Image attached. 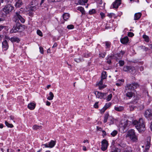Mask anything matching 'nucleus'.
I'll return each instance as SVG.
<instances>
[{
    "label": "nucleus",
    "mask_w": 152,
    "mask_h": 152,
    "mask_svg": "<svg viewBox=\"0 0 152 152\" xmlns=\"http://www.w3.org/2000/svg\"><path fill=\"white\" fill-rule=\"evenodd\" d=\"M97 131H101L102 130V129L101 128L97 126Z\"/></svg>",
    "instance_id": "obj_57"
},
{
    "label": "nucleus",
    "mask_w": 152,
    "mask_h": 152,
    "mask_svg": "<svg viewBox=\"0 0 152 152\" xmlns=\"http://www.w3.org/2000/svg\"><path fill=\"white\" fill-rule=\"evenodd\" d=\"M151 137H147V144L146 146L145 149L144 150H146L148 151V150L150 147Z\"/></svg>",
    "instance_id": "obj_12"
},
{
    "label": "nucleus",
    "mask_w": 152,
    "mask_h": 152,
    "mask_svg": "<svg viewBox=\"0 0 152 152\" xmlns=\"http://www.w3.org/2000/svg\"><path fill=\"white\" fill-rule=\"evenodd\" d=\"M94 94L97 98L104 99L106 98L107 93H102L98 91H96L95 92Z\"/></svg>",
    "instance_id": "obj_7"
},
{
    "label": "nucleus",
    "mask_w": 152,
    "mask_h": 152,
    "mask_svg": "<svg viewBox=\"0 0 152 152\" xmlns=\"http://www.w3.org/2000/svg\"><path fill=\"white\" fill-rule=\"evenodd\" d=\"M10 40L12 42H16L17 43L19 42L20 40L19 38L17 37H13L11 38Z\"/></svg>",
    "instance_id": "obj_21"
},
{
    "label": "nucleus",
    "mask_w": 152,
    "mask_h": 152,
    "mask_svg": "<svg viewBox=\"0 0 152 152\" xmlns=\"http://www.w3.org/2000/svg\"><path fill=\"white\" fill-rule=\"evenodd\" d=\"M56 141L51 140L48 144L49 148H52L56 144Z\"/></svg>",
    "instance_id": "obj_22"
},
{
    "label": "nucleus",
    "mask_w": 152,
    "mask_h": 152,
    "mask_svg": "<svg viewBox=\"0 0 152 152\" xmlns=\"http://www.w3.org/2000/svg\"><path fill=\"white\" fill-rule=\"evenodd\" d=\"M54 95L52 92H50L49 93V96H48L47 99L49 100H51L53 99Z\"/></svg>",
    "instance_id": "obj_27"
},
{
    "label": "nucleus",
    "mask_w": 152,
    "mask_h": 152,
    "mask_svg": "<svg viewBox=\"0 0 152 152\" xmlns=\"http://www.w3.org/2000/svg\"><path fill=\"white\" fill-rule=\"evenodd\" d=\"M39 48V50L40 53L42 54H43L44 53V51H43V48L41 46Z\"/></svg>",
    "instance_id": "obj_50"
},
{
    "label": "nucleus",
    "mask_w": 152,
    "mask_h": 152,
    "mask_svg": "<svg viewBox=\"0 0 152 152\" xmlns=\"http://www.w3.org/2000/svg\"><path fill=\"white\" fill-rule=\"evenodd\" d=\"M129 107L130 110L132 111L135 108V106L134 105H130L129 106Z\"/></svg>",
    "instance_id": "obj_43"
},
{
    "label": "nucleus",
    "mask_w": 152,
    "mask_h": 152,
    "mask_svg": "<svg viewBox=\"0 0 152 152\" xmlns=\"http://www.w3.org/2000/svg\"><path fill=\"white\" fill-rule=\"evenodd\" d=\"M143 38L145 40V42H149V38L148 36L145 35H143Z\"/></svg>",
    "instance_id": "obj_33"
},
{
    "label": "nucleus",
    "mask_w": 152,
    "mask_h": 152,
    "mask_svg": "<svg viewBox=\"0 0 152 152\" xmlns=\"http://www.w3.org/2000/svg\"><path fill=\"white\" fill-rule=\"evenodd\" d=\"M106 71H103L102 73L101 77L102 80H104L106 79L107 77V75L106 74Z\"/></svg>",
    "instance_id": "obj_24"
},
{
    "label": "nucleus",
    "mask_w": 152,
    "mask_h": 152,
    "mask_svg": "<svg viewBox=\"0 0 152 152\" xmlns=\"http://www.w3.org/2000/svg\"><path fill=\"white\" fill-rule=\"evenodd\" d=\"M140 100L139 99H135L132 102V104H140Z\"/></svg>",
    "instance_id": "obj_35"
},
{
    "label": "nucleus",
    "mask_w": 152,
    "mask_h": 152,
    "mask_svg": "<svg viewBox=\"0 0 152 152\" xmlns=\"http://www.w3.org/2000/svg\"><path fill=\"white\" fill-rule=\"evenodd\" d=\"M106 53H101L99 54V56L100 57H102V58H104L105 56Z\"/></svg>",
    "instance_id": "obj_46"
},
{
    "label": "nucleus",
    "mask_w": 152,
    "mask_h": 152,
    "mask_svg": "<svg viewBox=\"0 0 152 152\" xmlns=\"http://www.w3.org/2000/svg\"><path fill=\"white\" fill-rule=\"evenodd\" d=\"M110 105H105L104 107L101 110L100 112L102 113H104L106 110L110 106Z\"/></svg>",
    "instance_id": "obj_23"
},
{
    "label": "nucleus",
    "mask_w": 152,
    "mask_h": 152,
    "mask_svg": "<svg viewBox=\"0 0 152 152\" xmlns=\"http://www.w3.org/2000/svg\"><path fill=\"white\" fill-rule=\"evenodd\" d=\"M103 80H102V78H101V80L99 83V88L100 89H103L105 87L104 86H102V85L103 84Z\"/></svg>",
    "instance_id": "obj_25"
},
{
    "label": "nucleus",
    "mask_w": 152,
    "mask_h": 152,
    "mask_svg": "<svg viewBox=\"0 0 152 152\" xmlns=\"http://www.w3.org/2000/svg\"><path fill=\"white\" fill-rule=\"evenodd\" d=\"M115 14L113 13H110L109 14L107 15V16L109 17L110 18H112L113 16L115 15Z\"/></svg>",
    "instance_id": "obj_52"
},
{
    "label": "nucleus",
    "mask_w": 152,
    "mask_h": 152,
    "mask_svg": "<svg viewBox=\"0 0 152 152\" xmlns=\"http://www.w3.org/2000/svg\"><path fill=\"white\" fill-rule=\"evenodd\" d=\"M23 4L22 0H16L15 6L16 7H20Z\"/></svg>",
    "instance_id": "obj_15"
},
{
    "label": "nucleus",
    "mask_w": 152,
    "mask_h": 152,
    "mask_svg": "<svg viewBox=\"0 0 152 152\" xmlns=\"http://www.w3.org/2000/svg\"><path fill=\"white\" fill-rule=\"evenodd\" d=\"M102 132L103 133L102 136L104 137L105 136H106V132L104 130L102 131Z\"/></svg>",
    "instance_id": "obj_54"
},
{
    "label": "nucleus",
    "mask_w": 152,
    "mask_h": 152,
    "mask_svg": "<svg viewBox=\"0 0 152 152\" xmlns=\"http://www.w3.org/2000/svg\"><path fill=\"white\" fill-rule=\"evenodd\" d=\"M57 44L56 42H55L54 43L53 46L52 47V48H54V47H56L57 46Z\"/></svg>",
    "instance_id": "obj_58"
},
{
    "label": "nucleus",
    "mask_w": 152,
    "mask_h": 152,
    "mask_svg": "<svg viewBox=\"0 0 152 152\" xmlns=\"http://www.w3.org/2000/svg\"><path fill=\"white\" fill-rule=\"evenodd\" d=\"M5 124L8 127L12 128L13 127V125L9 123L7 121H5Z\"/></svg>",
    "instance_id": "obj_34"
},
{
    "label": "nucleus",
    "mask_w": 152,
    "mask_h": 152,
    "mask_svg": "<svg viewBox=\"0 0 152 152\" xmlns=\"http://www.w3.org/2000/svg\"><path fill=\"white\" fill-rule=\"evenodd\" d=\"M15 17L16 18L18 19L22 23H24L25 22V19L20 15L19 13L17 12L16 13Z\"/></svg>",
    "instance_id": "obj_14"
},
{
    "label": "nucleus",
    "mask_w": 152,
    "mask_h": 152,
    "mask_svg": "<svg viewBox=\"0 0 152 152\" xmlns=\"http://www.w3.org/2000/svg\"><path fill=\"white\" fill-rule=\"evenodd\" d=\"M127 136L132 142H136L137 140V137L135 135L134 130V129H131L129 130L127 134Z\"/></svg>",
    "instance_id": "obj_2"
},
{
    "label": "nucleus",
    "mask_w": 152,
    "mask_h": 152,
    "mask_svg": "<svg viewBox=\"0 0 152 152\" xmlns=\"http://www.w3.org/2000/svg\"><path fill=\"white\" fill-rule=\"evenodd\" d=\"M36 105H28V107L31 110H34L35 107Z\"/></svg>",
    "instance_id": "obj_36"
},
{
    "label": "nucleus",
    "mask_w": 152,
    "mask_h": 152,
    "mask_svg": "<svg viewBox=\"0 0 152 152\" xmlns=\"http://www.w3.org/2000/svg\"><path fill=\"white\" fill-rule=\"evenodd\" d=\"M128 35L129 37H132L134 36V34L131 32H129L128 33Z\"/></svg>",
    "instance_id": "obj_49"
},
{
    "label": "nucleus",
    "mask_w": 152,
    "mask_h": 152,
    "mask_svg": "<svg viewBox=\"0 0 152 152\" xmlns=\"http://www.w3.org/2000/svg\"><path fill=\"white\" fill-rule=\"evenodd\" d=\"M118 145L120 147L122 148H124L126 146V144L124 143H123L122 142L119 144H118Z\"/></svg>",
    "instance_id": "obj_39"
},
{
    "label": "nucleus",
    "mask_w": 152,
    "mask_h": 152,
    "mask_svg": "<svg viewBox=\"0 0 152 152\" xmlns=\"http://www.w3.org/2000/svg\"><path fill=\"white\" fill-rule=\"evenodd\" d=\"M21 24L19 23H17L13 27L12 29L10 30L11 33H13L16 32L18 31V30L20 28V26Z\"/></svg>",
    "instance_id": "obj_8"
},
{
    "label": "nucleus",
    "mask_w": 152,
    "mask_h": 152,
    "mask_svg": "<svg viewBox=\"0 0 152 152\" xmlns=\"http://www.w3.org/2000/svg\"><path fill=\"white\" fill-rule=\"evenodd\" d=\"M83 4V2L81 1L80 0H79L78 3L77 4L82 5Z\"/></svg>",
    "instance_id": "obj_56"
},
{
    "label": "nucleus",
    "mask_w": 152,
    "mask_h": 152,
    "mask_svg": "<svg viewBox=\"0 0 152 152\" xmlns=\"http://www.w3.org/2000/svg\"><path fill=\"white\" fill-rule=\"evenodd\" d=\"M115 110L118 111H121L124 109V107L122 106H116L115 107Z\"/></svg>",
    "instance_id": "obj_19"
},
{
    "label": "nucleus",
    "mask_w": 152,
    "mask_h": 152,
    "mask_svg": "<svg viewBox=\"0 0 152 152\" xmlns=\"http://www.w3.org/2000/svg\"><path fill=\"white\" fill-rule=\"evenodd\" d=\"M74 60L77 63L80 62L81 61V60L80 58H76Z\"/></svg>",
    "instance_id": "obj_45"
},
{
    "label": "nucleus",
    "mask_w": 152,
    "mask_h": 152,
    "mask_svg": "<svg viewBox=\"0 0 152 152\" xmlns=\"http://www.w3.org/2000/svg\"><path fill=\"white\" fill-rule=\"evenodd\" d=\"M117 133L118 132L117 131L114 130L111 133V134L114 137L117 134Z\"/></svg>",
    "instance_id": "obj_38"
},
{
    "label": "nucleus",
    "mask_w": 152,
    "mask_h": 152,
    "mask_svg": "<svg viewBox=\"0 0 152 152\" xmlns=\"http://www.w3.org/2000/svg\"><path fill=\"white\" fill-rule=\"evenodd\" d=\"M123 70L125 72H132L135 70V69L134 67L126 66L124 67Z\"/></svg>",
    "instance_id": "obj_9"
},
{
    "label": "nucleus",
    "mask_w": 152,
    "mask_h": 152,
    "mask_svg": "<svg viewBox=\"0 0 152 152\" xmlns=\"http://www.w3.org/2000/svg\"><path fill=\"white\" fill-rule=\"evenodd\" d=\"M45 0H42L41 1V2L40 3V6H42V4L43 3V2H44Z\"/></svg>",
    "instance_id": "obj_60"
},
{
    "label": "nucleus",
    "mask_w": 152,
    "mask_h": 152,
    "mask_svg": "<svg viewBox=\"0 0 152 152\" xmlns=\"http://www.w3.org/2000/svg\"><path fill=\"white\" fill-rule=\"evenodd\" d=\"M139 84L136 82L133 83L131 84H127L126 85V86L125 87V92H126V91L128 90H134L139 87Z\"/></svg>",
    "instance_id": "obj_3"
},
{
    "label": "nucleus",
    "mask_w": 152,
    "mask_h": 152,
    "mask_svg": "<svg viewBox=\"0 0 152 152\" xmlns=\"http://www.w3.org/2000/svg\"><path fill=\"white\" fill-rule=\"evenodd\" d=\"M121 83H117L116 84V86H120L121 85Z\"/></svg>",
    "instance_id": "obj_62"
},
{
    "label": "nucleus",
    "mask_w": 152,
    "mask_h": 152,
    "mask_svg": "<svg viewBox=\"0 0 152 152\" xmlns=\"http://www.w3.org/2000/svg\"><path fill=\"white\" fill-rule=\"evenodd\" d=\"M96 12V11L94 9H92L91 10H90L89 11V13L90 14H92L95 13Z\"/></svg>",
    "instance_id": "obj_48"
},
{
    "label": "nucleus",
    "mask_w": 152,
    "mask_h": 152,
    "mask_svg": "<svg viewBox=\"0 0 152 152\" xmlns=\"http://www.w3.org/2000/svg\"><path fill=\"white\" fill-rule=\"evenodd\" d=\"M121 4V0H116L113 4V8L117 9Z\"/></svg>",
    "instance_id": "obj_11"
},
{
    "label": "nucleus",
    "mask_w": 152,
    "mask_h": 152,
    "mask_svg": "<svg viewBox=\"0 0 152 152\" xmlns=\"http://www.w3.org/2000/svg\"><path fill=\"white\" fill-rule=\"evenodd\" d=\"M144 115L145 117L148 120H151L152 119V110H147L145 111Z\"/></svg>",
    "instance_id": "obj_6"
},
{
    "label": "nucleus",
    "mask_w": 152,
    "mask_h": 152,
    "mask_svg": "<svg viewBox=\"0 0 152 152\" xmlns=\"http://www.w3.org/2000/svg\"><path fill=\"white\" fill-rule=\"evenodd\" d=\"M34 9L35 8L34 7H31L30 8V10H31L34 11Z\"/></svg>",
    "instance_id": "obj_61"
},
{
    "label": "nucleus",
    "mask_w": 152,
    "mask_h": 152,
    "mask_svg": "<svg viewBox=\"0 0 152 152\" xmlns=\"http://www.w3.org/2000/svg\"><path fill=\"white\" fill-rule=\"evenodd\" d=\"M100 15L102 18H103L105 16L104 14L102 12L100 13Z\"/></svg>",
    "instance_id": "obj_53"
},
{
    "label": "nucleus",
    "mask_w": 152,
    "mask_h": 152,
    "mask_svg": "<svg viewBox=\"0 0 152 152\" xmlns=\"http://www.w3.org/2000/svg\"><path fill=\"white\" fill-rule=\"evenodd\" d=\"M91 54L89 53H86L84 55V56L86 58H88L90 56Z\"/></svg>",
    "instance_id": "obj_44"
},
{
    "label": "nucleus",
    "mask_w": 152,
    "mask_h": 152,
    "mask_svg": "<svg viewBox=\"0 0 152 152\" xmlns=\"http://www.w3.org/2000/svg\"><path fill=\"white\" fill-rule=\"evenodd\" d=\"M142 13L140 12L137 13L135 14L134 15V20H139L142 16Z\"/></svg>",
    "instance_id": "obj_18"
},
{
    "label": "nucleus",
    "mask_w": 152,
    "mask_h": 152,
    "mask_svg": "<svg viewBox=\"0 0 152 152\" xmlns=\"http://www.w3.org/2000/svg\"><path fill=\"white\" fill-rule=\"evenodd\" d=\"M139 69L141 71H142L143 70L144 68L142 66H140L139 67Z\"/></svg>",
    "instance_id": "obj_59"
},
{
    "label": "nucleus",
    "mask_w": 152,
    "mask_h": 152,
    "mask_svg": "<svg viewBox=\"0 0 152 152\" xmlns=\"http://www.w3.org/2000/svg\"><path fill=\"white\" fill-rule=\"evenodd\" d=\"M129 41L128 37L126 36L121 39V42L122 44H125L127 43Z\"/></svg>",
    "instance_id": "obj_17"
},
{
    "label": "nucleus",
    "mask_w": 152,
    "mask_h": 152,
    "mask_svg": "<svg viewBox=\"0 0 152 152\" xmlns=\"http://www.w3.org/2000/svg\"><path fill=\"white\" fill-rule=\"evenodd\" d=\"M61 0H48V1L50 2H54L56 1H59Z\"/></svg>",
    "instance_id": "obj_51"
},
{
    "label": "nucleus",
    "mask_w": 152,
    "mask_h": 152,
    "mask_svg": "<svg viewBox=\"0 0 152 152\" xmlns=\"http://www.w3.org/2000/svg\"><path fill=\"white\" fill-rule=\"evenodd\" d=\"M125 52L124 51L121 50L119 53H117L116 54H114L113 56L111 55L110 56L111 58L113 57L116 58V60L120 59L123 56V55L125 53Z\"/></svg>",
    "instance_id": "obj_5"
},
{
    "label": "nucleus",
    "mask_w": 152,
    "mask_h": 152,
    "mask_svg": "<svg viewBox=\"0 0 152 152\" xmlns=\"http://www.w3.org/2000/svg\"><path fill=\"white\" fill-rule=\"evenodd\" d=\"M119 64L120 66H123L124 64V61L120 60L119 61Z\"/></svg>",
    "instance_id": "obj_40"
},
{
    "label": "nucleus",
    "mask_w": 152,
    "mask_h": 152,
    "mask_svg": "<svg viewBox=\"0 0 152 152\" xmlns=\"http://www.w3.org/2000/svg\"><path fill=\"white\" fill-rule=\"evenodd\" d=\"M77 10L80 11L82 14H85V11L83 7H79L77 9Z\"/></svg>",
    "instance_id": "obj_29"
},
{
    "label": "nucleus",
    "mask_w": 152,
    "mask_h": 152,
    "mask_svg": "<svg viewBox=\"0 0 152 152\" xmlns=\"http://www.w3.org/2000/svg\"><path fill=\"white\" fill-rule=\"evenodd\" d=\"M112 95L111 94H110L107 96V101H109L111 100L112 97Z\"/></svg>",
    "instance_id": "obj_42"
},
{
    "label": "nucleus",
    "mask_w": 152,
    "mask_h": 152,
    "mask_svg": "<svg viewBox=\"0 0 152 152\" xmlns=\"http://www.w3.org/2000/svg\"><path fill=\"white\" fill-rule=\"evenodd\" d=\"M139 48L141 49H142L144 50L145 51H147L148 50V48H146L144 46H141L139 47Z\"/></svg>",
    "instance_id": "obj_37"
},
{
    "label": "nucleus",
    "mask_w": 152,
    "mask_h": 152,
    "mask_svg": "<svg viewBox=\"0 0 152 152\" xmlns=\"http://www.w3.org/2000/svg\"><path fill=\"white\" fill-rule=\"evenodd\" d=\"M128 122L126 121L124 123V124L121 127V128L123 130V132H126L128 129Z\"/></svg>",
    "instance_id": "obj_16"
},
{
    "label": "nucleus",
    "mask_w": 152,
    "mask_h": 152,
    "mask_svg": "<svg viewBox=\"0 0 152 152\" xmlns=\"http://www.w3.org/2000/svg\"><path fill=\"white\" fill-rule=\"evenodd\" d=\"M101 143V149L103 151H105L106 150L108 146V142L106 140L104 139L102 141Z\"/></svg>",
    "instance_id": "obj_10"
},
{
    "label": "nucleus",
    "mask_w": 152,
    "mask_h": 152,
    "mask_svg": "<svg viewBox=\"0 0 152 152\" xmlns=\"http://www.w3.org/2000/svg\"><path fill=\"white\" fill-rule=\"evenodd\" d=\"M37 33L38 35L40 37H42L43 36L42 34L41 31L39 30H38L37 31Z\"/></svg>",
    "instance_id": "obj_41"
},
{
    "label": "nucleus",
    "mask_w": 152,
    "mask_h": 152,
    "mask_svg": "<svg viewBox=\"0 0 152 152\" xmlns=\"http://www.w3.org/2000/svg\"><path fill=\"white\" fill-rule=\"evenodd\" d=\"M132 124L136 125L135 127L140 132H142L145 130V122L142 118H140L139 121H133Z\"/></svg>",
    "instance_id": "obj_1"
},
{
    "label": "nucleus",
    "mask_w": 152,
    "mask_h": 152,
    "mask_svg": "<svg viewBox=\"0 0 152 152\" xmlns=\"http://www.w3.org/2000/svg\"><path fill=\"white\" fill-rule=\"evenodd\" d=\"M14 9V7L11 4H9L6 5L3 8V11L6 14L10 13Z\"/></svg>",
    "instance_id": "obj_4"
},
{
    "label": "nucleus",
    "mask_w": 152,
    "mask_h": 152,
    "mask_svg": "<svg viewBox=\"0 0 152 152\" xmlns=\"http://www.w3.org/2000/svg\"><path fill=\"white\" fill-rule=\"evenodd\" d=\"M69 17V14L68 13H65L63 15V17L64 20L68 19Z\"/></svg>",
    "instance_id": "obj_26"
},
{
    "label": "nucleus",
    "mask_w": 152,
    "mask_h": 152,
    "mask_svg": "<svg viewBox=\"0 0 152 152\" xmlns=\"http://www.w3.org/2000/svg\"><path fill=\"white\" fill-rule=\"evenodd\" d=\"M2 47L4 50H6L9 47L8 44L6 40H5L2 42Z\"/></svg>",
    "instance_id": "obj_13"
},
{
    "label": "nucleus",
    "mask_w": 152,
    "mask_h": 152,
    "mask_svg": "<svg viewBox=\"0 0 152 152\" xmlns=\"http://www.w3.org/2000/svg\"><path fill=\"white\" fill-rule=\"evenodd\" d=\"M105 44L106 46V48L109 49L111 45L110 42L108 41H106L105 42Z\"/></svg>",
    "instance_id": "obj_28"
},
{
    "label": "nucleus",
    "mask_w": 152,
    "mask_h": 152,
    "mask_svg": "<svg viewBox=\"0 0 152 152\" xmlns=\"http://www.w3.org/2000/svg\"><path fill=\"white\" fill-rule=\"evenodd\" d=\"M74 26L72 25H69L67 26V28L68 29H72L74 28Z\"/></svg>",
    "instance_id": "obj_47"
},
{
    "label": "nucleus",
    "mask_w": 152,
    "mask_h": 152,
    "mask_svg": "<svg viewBox=\"0 0 152 152\" xmlns=\"http://www.w3.org/2000/svg\"><path fill=\"white\" fill-rule=\"evenodd\" d=\"M132 149L131 147H128L124 151V152H132Z\"/></svg>",
    "instance_id": "obj_32"
},
{
    "label": "nucleus",
    "mask_w": 152,
    "mask_h": 152,
    "mask_svg": "<svg viewBox=\"0 0 152 152\" xmlns=\"http://www.w3.org/2000/svg\"><path fill=\"white\" fill-rule=\"evenodd\" d=\"M107 62L108 64H110L111 63V60L110 59H109L108 58L107 59Z\"/></svg>",
    "instance_id": "obj_55"
},
{
    "label": "nucleus",
    "mask_w": 152,
    "mask_h": 152,
    "mask_svg": "<svg viewBox=\"0 0 152 152\" xmlns=\"http://www.w3.org/2000/svg\"><path fill=\"white\" fill-rule=\"evenodd\" d=\"M109 116V115L108 113H106L105 114L104 118V123H105L107 122V120L108 119Z\"/></svg>",
    "instance_id": "obj_30"
},
{
    "label": "nucleus",
    "mask_w": 152,
    "mask_h": 152,
    "mask_svg": "<svg viewBox=\"0 0 152 152\" xmlns=\"http://www.w3.org/2000/svg\"><path fill=\"white\" fill-rule=\"evenodd\" d=\"M4 27V26H0V31H1Z\"/></svg>",
    "instance_id": "obj_63"
},
{
    "label": "nucleus",
    "mask_w": 152,
    "mask_h": 152,
    "mask_svg": "<svg viewBox=\"0 0 152 152\" xmlns=\"http://www.w3.org/2000/svg\"><path fill=\"white\" fill-rule=\"evenodd\" d=\"M127 90H127L126 92H125L126 93V96L129 98H130L133 96V93L132 91L129 92Z\"/></svg>",
    "instance_id": "obj_20"
},
{
    "label": "nucleus",
    "mask_w": 152,
    "mask_h": 152,
    "mask_svg": "<svg viewBox=\"0 0 152 152\" xmlns=\"http://www.w3.org/2000/svg\"><path fill=\"white\" fill-rule=\"evenodd\" d=\"M150 129H151V131H152V121L151 122V125L150 126Z\"/></svg>",
    "instance_id": "obj_64"
},
{
    "label": "nucleus",
    "mask_w": 152,
    "mask_h": 152,
    "mask_svg": "<svg viewBox=\"0 0 152 152\" xmlns=\"http://www.w3.org/2000/svg\"><path fill=\"white\" fill-rule=\"evenodd\" d=\"M42 126H38L37 125H34L33 127V129L34 130H37L38 129H41Z\"/></svg>",
    "instance_id": "obj_31"
}]
</instances>
